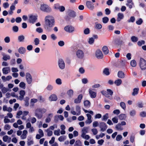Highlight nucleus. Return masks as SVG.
Here are the masks:
<instances>
[{"label":"nucleus","mask_w":146,"mask_h":146,"mask_svg":"<svg viewBox=\"0 0 146 146\" xmlns=\"http://www.w3.org/2000/svg\"><path fill=\"white\" fill-rule=\"evenodd\" d=\"M47 110L44 108L38 107L35 109L34 113L35 116L38 119H41L43 117V114L45 113Z\"/></svg>","instance_id":"obj_1"},{"label":"nucleus","mask_w":146,"mask_h":146,"mask_svg":"<svg viewBox=\"0 0 146 146\" xmlns=\"http://www.w3.org/2000/svg\"><path fill=\"white\" fill-rule=\"evenodd\" d=\"M44 21L45 24L47 27V29L52 27L55 24L54 18L51 15L46 16L45 17Z\"/></svg>","instance_id":"obj_2"},{"label":"nucleus","mask_w":146,"mask_h":146,"mask_svg":"<svg viewBox=\"0 0 146 146\" xmlns=\"http://www.w3.org/2000/svg\"><path fill=\"white\" fill-rule=\"evenodd\" d=\"M39 9L41 11L46 13H50L52 11L51 8L48 5L44 3L40 5Z\"/></svg>","instance_id":"obj_3"},{"label":"nucleus","mask_w":146,"mask_h":146,"mask_svg":"<svg viewBox=\"0 0 146 146\" xmlns=\"http://www.w3.org/2000/svg\"><path fill=\"white\" fill-rule=\"evenodd\" d=\"M101 93L108 98L112 99V96L113 94V92L112 90L110 89H107L106 91L103 90L101 92Z\"/></svg>","instance_id":"obj_4"},{"label":"nucleus","mask_w":146,"mask_h":146,"mask_svg":"<svg viewBox=\"0 0 146 146\" xmlns=\"http://www.w3.org/2000/svg\"><path fill=\"white\" fill-rule=\"evenodd\" d=\"M53 7L54 10L55 11L59 10L61 12H64L65 9V8L64 6L60 5L58 3L54 4Z\"/></svg>","instance_id":"obj_5"},{"label":"nucleus","mask_w":146,"mask_h":146,"mask_svg":"<svg viewBox=\"0 0 146 146\" xmlns=\"http://www.w3.org/2000/svg\"><path fill=\"white\" fill-rule=\"evenodd\" d=\"M76 55L77 58L80 59H82L84 57V52L82 50L78 49L76 51Z\"/></svg>","instance_id":"obj_6"},{"label":"nucleus","mask_w":146,"mask_h":146,"mask_svg":"<svg viewBox=\"0 0 146 146\" xmlns=\"http://www.w3.org/2000/svg\"><path fill=\"white\" fill-rule=\"evenodd\" d=\"M139 65L142 70L146 69V61L143 58H141L140 60Z\"/></svg>","instance_id":"obj_7"},{"label":"nucleus","mask_w":146,"mask_h":146,"mask_svg":"<svg viewBox=\"0 0 146 146\" xmlns=\"http://www.w3.org/2000/svg\"><path fill=\"white\" fill-rule=\"evenodd\" d=\"M71 112L74 115H79L81 114V110L80 106L78 105H76V111L72 110Z\"/></svg>","instance_id":"obj_8"},{"label":"nucleus","mask_w":146,"mask_h":146,"mask_svg":"<svg viewBox=\"0 0 146 146\" xmlns=\"http://www.w3.org/2000/svg\"><path fill=\"white\" fill-rule=\"evenodd\" d=\"M37 17L35 15L31 14L29 15V23L34 24L36 21Z\"/></svg>","instance_id":"obj_9"},{"label":"nucleus","mask_w":146,"mask_h":146,"mask_svg":"<svg viewBox=\"0 0 146 146\" xmlns=\"http://www.w3.org/2000/svg\"><path fill=\"white\" fill-rule=\"evenodd\" d=\"M64 30L66 32L70 33L74 32L75 30L74 27L70 25H68L65 27L64 28Z\"/></svg>","instance_id":"obj_10"},{"label":"nucleus","mask_w":146,"mask_h":146,"mask_svg":"<svg viewBox=\"0 0 146 146\" xmlns=\"http://www.w3.org/2000/svg\"><path fill=\"white\" fill-rule=\"evenodd\" d=\"M58 63L60 68L62 70L64 68L65 65V63L62 59H59L58 61Z\"/></svg>","instance_id":"obj_11"},{"label":"nucleus","mask_w":146,"mask_h":146,"mask_svg":"<svg viewBox=\"0 0 146 146\" xmlns=\"http://www.w3.org/2000/svg\"><path fill=\"white\" fill-rule=\"evenodd\" d=\"M95 56L98 59H102L103 58V55L100 49H97L95 52Z\"/></svg>","instance_id":"obj_12"},{"label":"nucleus","mask_w":146,"mask_h":146,"mask_svg":"<svg viewBox=\"0 0 146 146\" xmlns=\"http://www.w3.org/2000/svg\"><path fill=\"white\" fill-rule=\"evenodd\" d=\"M26 78L27 83L29 84H31L33 81L32 77L29 73H27L26 74Z\"/></svg>","instance_id":"obj_13"},{"label":"nucleus","mask_w":146,"mask_h":146,"mask_svg":"<svg viewBox=\"0 0 146 146\" xmlns=\"http://www.w3.org/2000/svg\"><path fill=\"white\" fill-rule=\"evenodd\" d=\"M99 127L101 131H104L107 129V126L105 123L101 122L100 123Z\"/></svg>","instance_id":"obj_14"},{"label":"nucleus","mask_w":146,"mask_h":146,"mask_svg":"<svg viewBox=\"0 0 146 146\" xmlns=\"http://www.w3.org/2000/svg\"><path fill=\"white\" fill-rule=\"evenodd\" d=\"M89 93L90 97L92 98H94L96 97V93L94 91V90L91 88L89 89Z\"/></svg>","instance_id":"obj_15"},{"label":"nucleus","mask_w":146,"mask_h":146,"mask_svg":"<svg viewBox=\"0 0 146 146\" xmlns=\"http://www.w3.org/2000/svg\"><path fill=\"white\" fill-rule=\"evenodd\" d=\"M27 143L28 146H30L34 144L33 139L31 136H29L27 138Z\"/></svg>","instance_id":"obj_16"},{"label":"nucleus","mask_w":146,"mask_h":146,"mask_svg":"<svg viewBox=\"0 0 146 146\" xmlns=\"http://www.w3.org/2000/svg\"><path fill=\"white\" fill-rule=\"evenodd\" d=\"M86 5L87 7L90 10H92L94 8V4L90 1H87L86 3Z\"/></svg>","instance_id":"obj_17"},{"label":"nucleus","mask_w":146,"mask_h":146,"mask_svg":"<svg viewBox=\"0 0 146 146\" xmlns=\"http://www.w3.org/2000/svg\"><path fill=\"white\" fill-rule=\"evenodd\" d=\"M82 98V94H80L78 96L77 98L74 99V103L76 104L80 103Z\"/></svg>","instance_id":"obj_18"},{"label":"nucleus","mask_w":146,"mask_h":146,"mask_svg":"<svg viewBox=\"0 0 146 146\" xmlns=\"http://www.w3.org/2000/svg\"><path fill=\"white\" fill-rule=\"evenodd\" d=\"M86 115L87 117V118L85 122L86 124H90L92 122V116L89 113H87L86 114Z\"/></svg>","instance_id":"obj_19"},{"label":"nucleus","mask_w":146,"mask_h":146,"mask_svg":"<svg viewBox=\"0 0 146 146\" xmlns=\"http://www.w3.org/2000/svg\"><path fill=\"white\" fill-rule=\"evenodd\" d=\"M52 113H50L48 114L45 120V122L46 123H49L51 121V119L53 116Z\"/></svg>","instance_id":"obj_20"},{"label":"nucleus","mask_w":146,"mask_h":146,"mask_svg":"<svg viewBox=\"0 0 146 146\" xmlns=\"http://www.w3.org/2000/svg\"><path fill=\"white\" fill-rule=\"evenodd\" d=\"M57 99L56 95L54 94H51L49 97V100L50 101H55L57 100Z\"/></svg>","instance_id":"obj_21"},{"label":"nucleus","mask_w":146,"mask_h":146,"mask_svg":"<svg viewBox=\"0 0 146 146\" xmlns=\"http://www.w3.org/2000/svg\"><path fill=\"white\" fill-rule=\"evenodd\" d=\"M15 5H12L10 6L9 10L8 11L9 14L12 15L14 13V11L15 10Z\"/></svg>","instance_id":"obj_22"},{"label":"nucleus","mask_w":146,"mask_h":146,"mask_svg":"<svg viewBox=\"0 0 146 146\" xmlns=\"http://www.w3.org/2000/svg\"><path fill=\"white\" fill-rule=\"evenodd\" d=\"M124 15L121 13H119L117 14V17L116 21L117 22L120 21L122 19L124 18Z\"/></svg>","instance_id":"obj_23"},{"label":"nucleus","mask_w":146,"mask_h":146,"mask_svg":"<svg viewBox=\"0 0 146 146\" xmlns=\"http://www.w3.org/2000/svg\"><path fill=\"white\" fill-rule=\"evenodd\" d=\"M3 73L4 74H7L10 72V67H6L3 68L2 69Z\"/></svg>","instance_id":"obj_24"},{"label":"nucleus","mask_w":146,"mask_h":146,"mask_svg":"<svg viewBox=\"0 0 146 146\" xmlns=\"http://www.w3.org/2000/svg\"><path fill=\"white\" fill-rule=\"evenodd\" d=\"M3 139L4 141L9 143L11 142V139L8 136L5 135L3 137Z\"/></svg>","instance_id":"obj_25"},{"label":"nucleus","mask_w":146,"mask_h":146,"mask_svg":"<svg viewBox=\"0 0 146 146\" xmlns=\"http://www.w3.org/2000/svg\"><path fill=\"white\" fill-rule=\"evenodd\" d=\"M3 111H7L9 112L12 111V109L10 107H7L6 105H4L3 107Z\"/></svg>","instance_id":"obj_26"},{"label":"nucleus","mask_w":146,"mask_h":146,"mask_svg":"<svg viewBox=\"0 0 146 146\" xmlns=\"http://www.w3.org/2000/svg\"><path fill=\"white\" fill-rule=\"evenodd\" d=\"M26 48L23 46L20 47L18 50L19 52L21 54H24L26 53Z\"/></svg>","instance_id":"obj_27"},{"label":"nucleus","mask_w":146,"mask_h":146,"mask_svg":"<svg viewBox=\"0 0 146 146\" xmlns=\"http://www.w3.org/2000/svg\"><path fill=\"white\" fill-rule=\"evenodd\" d=\"M28 131L26 130H24L23 131L22 134L21 136V137L22 139H25L27 137Z\"/></svg>","instance_id":"obj_28"},{"label":"nucleus","mask_w":146,"mask_h":146,"mask_svg":"<svg viewBox=\"0 0 146 146\" xmlns=\"http://www.w3.org/2000/svg\"><path fill=\"white\" fill-rule=\"evenodd\" d=\"M38 99H37L33 98L31 99L30 100V106H33L35 105V104L37 102Z\"/></svg>","instance_id":"obj_29"},{"label":"nucleus","mask_w":146,"mask_h":146,"mask_svg":"<svg viewBox=\"0 0 146 146\" xmlns=\"http://www.w3.org/2000/svg\"><path fill=\"white\" fill-rule=\"evenodd\" d=\"M57 118H58L61 121H63L64 119V117L61 115L56 116L55 117L54 119V120L56 122H57L58 121L57 119Z\"/></svg>","instance_id":"obj_30"},{"label":"nucleus","mask_w":146,"mask_h":146,"mask_svg":"<svg viewBox=\"0 0 146 146\" xmlns=\"http://www.w3.org/2000/svg\"><path fill=\"white\" fill-rule=\"evenodd\" d=\"M102 50L104 54H107L109 53V50L107 46H104L102 47Z\"/></svg>","instance_id":"obj_31"},{"label":"nucleus","mask_w":146,"mask_h":146,"mask_svg":"<svg viewBox=\"0 0 146 146\" xmlns=\"http://www.w3.org/2000/svg\"><path fill=\"white\" fill-rule=\"evenodd\" d=\"M94 38L93 37L89 38L88 40V43L90 45H93L94 43Z\"/></svg>","instance_id":"obj_32"},{"label":"nucleus","mask_w":146,"mask_h":146,"mask_svg":"<svg viewBox=\"0 0 146 146\" xmlns=\"http://www.w3.org/2000/svg\"><path fill=\"white\" fill-rule=\"evenodd\" d=\"M117 76L119 78H123L125 77V74L122 71H119L118 72L117 74Z\"/></svg>","instance_id":"obj_33"},{"label":"nucleus","mask_w":146,"mask_h":146,"mask_svg":"<svg viewBox=\"0 0 146 146\" xmlns=\"http://www.w3.org/2000/svg\"><path fill=\"white\" fill-rule=\"evenodd\" d=\"M53 86L52 85L50 84H48L46 88V89L47 90L49 91H52V90H53Z\"/></svg>","instance_id":"obj_34"},{"label":"nucleus","mask_w":146,"mask_h":146,"mask_svg":"<svg viewBox=\"0 0 146 146\" xmlns=\"http://www.w3.org/2000/svg\"><path fill=\"white\" fill-rule=\"evenodd\" d=\"M122 83V81L120 79H117V80H115L114 82V84L115 85L117 86L120 85Z\"/></svg>","instance_id":"obj_35"},{"label":"nucleus","mask_w":146,"mask_h":146,"mask_svg":"<svg viewBox=\"0 0 146 146\" xmlns=\"http://www.w3.org/2000/svg\"><path fill=\"white\" fill-rule=\"evenodd\" d=\"M139 90V88H135L133 89V92L132 93V95L133 96H135L137 95L138 93Z\"/></svg>","instance_id":"obj_36"},{"label":"nucleus","mask_w":146,"mask_h":146,"mask_svg":"<svg viewBox=\"0 0 146 146\" xmlns=\"http://www.w3.org/2000/svg\"><path fill=\"white\" fill-rule=\"evenodd\" d=\"M68 13L69 15L71 17H74L76 16V13L75 12L72 10H68Z\"/></svg>","instance_id":"obj_37"},{"label":"nucleus","mask_w":146,"mask_h":146,"mask_svg":"<svg viewBox=\"0 0 146 146\" xmlns=\"http://www.w3.org/2000/svg\"><path fill=\"white\" fill-rule=\"evenodd\" d=\"M115 128L116 130L119 131L122 130L123 129V127L120 125V123H118L115 125Z\"/></svg>","instance_id":"obj_38"},{"label":"nucleus","mask_w":146,"mask_h":146,"mask_svg":"<svg viewBox=\"0 0 146 146\" xmlns=\"http://www.w3.org/2000/svg\"><path fill=\"white\" fill-rule=\"evenodd\" d=\"M3 59L5 61H7L8 60H9L10 58V56L7 54H3Z\"/></svg>","instance_id":"obj_39"},{"label":"nucleus","mask_w":146,"mask_h":146,"mask_svg":"<svg viewBox=\"0 0 146 146\" xmlns=\"http://www.w3.org/2000/svg\"><path fill=\"white\" fill-rule=\"evenodd\" d=\"M67 94L69 97H72L73 95L74 91L72 89L69 90L67 91Z\"/></svg>","instance_id":"obj_40"},{"label":"nucleus","mask_w":146,"mask_h":146,"mask_svg":"<svg viewBox=\"0 0 146 146\" xmlns=\"http://www.w3.org/2000/svg\"><path fill=\"white\" fill-rule=\"evenodd\" d=\"M84 106L86 107H89L90 105V103L88 100H85L84 102Z\"/></svg>","instance_id":"obj_41"},{"label":"nucleus","mask_w":146,"mask_h":146,"mask_svg":"<svg viewBox=\"0 0 146 146\" xmlns=\"http://www.w3.org/2000/svg\"><path fill=\"white\" fill-rule=\"evenodd\" d=\"M119 118L121 120L125 119L126 118V115L124 114H121L119 116Z\"/></svg>","instance_id":"obj_42"},{"label":"nucleus","mask_w":146,"mask_h":146,"mask_svg":"<svg viewBox=\"0 0 146 146\" xmlns=\"http://www.w3.org/2000/svg\"><path fill=\"white\" fill-rule=\"evenodd\" d=\"M19 87L23 89H25V88L26 84L24 82H21L19 84Z\"/></svg>","instance_id":"obj_43"},{"label":"nucleus","mask_w":146,"mask_h":146,"mask_svg":"<svg viewBox=\"0 0 146 146\" xmlns=\"http://www.w3.org/2000/svg\"><path fill=\"white\" fill-rule=\"evenodd\" d=\"M88 128L87 127H84L82 129L81 131V134H86L88 132Z\"/></svg>","instance_id":"obj_44"},{"label":"nucleus","mask_w":146,"mask_h":146,"mask_svg":"<svg viewBox=\"0 0 146 146\" xmlns=\"http://www.w3.org/2000/svg\"><path fill=\"white\" fill-rule=\"evenodd\" d=\"M74 146H82V143L80 140H77L75 142Z\"/></svg>","instance_id":"obj_45"},{"label":"nucleus","mask_w":146,"mask_h":146,"mask_svg":"<svg viewBox=\"0 0 146 146\" xmlns=\"http://www.w3.org/2000/svg\"><path fill=\"white\" fill-rule=\"evenodd\" d=\"M95 27L96 29H100L102 28V25L100 24L96 23H95Z\"/></svg>","instance_id":"obj_46"},{"label":"nucleus","mask_w":146,"mask_h":146,"mask_svg":"<svg viewBox=\"0 0 146 146\" xmlns=\"http://www.w3.org/2000/svg\"><path fill=\"white\" fill-rule=\"evenodd\" d=\"M23 112L22 111L20 110L17 111L16 115V117L17 118H20L21 115L23 114Z\"/></svg>","instance_id":"obj_47"},{"label":"nucleus","mask_w":146,"mask_h":146,"mask_svg":"<svg viewBox=\"0 0 146 146\" xmlns=\"http://www.w3.org/2000/svg\"><path fill=\"white\" fill-rule=\"evenodd\" d=\"M83 33L85 35H88L90 33V30L88 28H86L83 31Z\"/></svg>","instance_id":"obj_48"},{"label":"nucleus","mask_w":146,"mask_h":146,"mask_svg":"<svg viewBox=\"0 0 146 146\" xmlns=\"http://www.w3.org/2000/svg\"><path fill=\"white\" fill-rule=\"evenodd\" d=\"M135 18L133 16H131L130 19L127 20V22L128 23H133L135 21Z\"/></svg>","instance_id":"obj_49"},{"label":"nucleus","mask_w":146,"mask_h":146,"mask_svg":"<svg viewBox=\"0 0 146 146\" xmlns=\"http://www.w3.org/2000/svg\"><path fill=\"white\" fill-rule=\"evenodd\" d=\"M131 65L133 67H135L136 66L137 64L136 61L135 60H132L130 62Z\"/></svg>","instance_id":"obj_50"},{"label":"nucleus","mask_w":146,"mask_h":146,"mask_svg":"<svg viewBox=\"0 0 146 146\" xmlns=\"http://www.w3.org/2000/svg\"><path fill=\"white\" fill-rule=\"evenodd\" d=\"M66 137L64 135H62L60 137L58 138V140L60 142L64 141L66 139Z\"/></svg>","instance_id":"obj_51"},{"label":"nucleus","mask_w":146,"mask_h":146,"mask_svg":"<svg viewBox=\"0 0 146 146\" xmlns=\"http://www.w3.org/2000/svg\"><path fill=\"white\" fill-rule=\"evenodd\" d=\"M81 136L82 138L86 140H88L90 138V136L88 135H86V134H81Z\"/></svg>","instance_id":"obj_52"},{"label":"nucleus","mask_w":146,"mask_h":146,"mask_svg":"<svg viewBox=\"0 0 146 146\" xmlns=\"http://www.w3.org/2000/svg\"><path fill=\"white\" fill-rule=\"evenodd\" d=\"M56 83L58 85H60L62 84V82L61 79L60 78L56 79L55 80Z\"/></svg>","instance_id":"obj_53"},{"label":"nucleus","mask_w":146,"mask_h":146,"mask_svg":"<svg viewBox=\"0 0 146 146\" xmlns=\"http://www.w3.org/2000/svg\"><path fill=\"white\" fill-rule=\"evenodd\" d=\"M120 106L123 110H125L126 108V106L124 102H121L120 103Z\"/></svg>","instance_id":"obj_54"},{"label":"nucleus","mask_w":146,"mask_h":146,"mask_svg":"<svg viewBox=\"0 0 146 146\" xmlns=\"http://www.w3.org/2000/svg\"><path fill=\"white\" fill-rule=\"evenodd\" d=\"M60 130L59 129L55 130L54 131V135L58 136L60 135Z\"/></svg>","instance_id":"obj_55"},{"label":"nucleus","mask_w":146,"mask_h":146,"mask_svg":"<svg viewBox=\"0 0 146 146\" xmlns=\"http://www.w3.org/2000/svg\"><path fill=\"white\" fill-rule=\"evenodd\" d=\"M112 120L113 123H117L118 122V119L117 117L115 116L112 118Z\"/></svg>","instance_id":"obj_56"},{"label":"nucleus","mask_w":146,"mask_h":146,"mask_svg":"<svg viewBox=\"0 0 146 146\" xmlns=\"http://www.w3.org/2000/svg\"><path fill=\"white\" fill-rule=\"evenodd\" d=\"M25 39V37L23 35L19 36L18 37V40L20 42H23Z\"/></svg>","instance_id":"obj_57"},{"label":"nucleus","mask_w":146,"mask_h":146,"mask_svg":"<svg viewBox=\"0 0 146 146\" xmlns=\"http://www.w3.org/2000/svg\"><path fill=\"white\" fill-rule=\"evenodd\" d=\"M103 73L106 75H108L110 74V72L109 69L106 68L104 69L103 71Z\"/></svg>","instance_id":"obj_58"},{"label":"nucleus","mask_w":146,"mask_h":146,"mask_svg":"<svg viewBox=\"0 0 146 146\" xmlns=\"http://www.w3.org/2000/svg\"><path fill=\"white\" fill-rule=\"evenodd\" d=\"M46 131L47 133V134L48 136H51L52 134V131L49 129H47L46 130Z\"/></svg>","instance_id":"obj_59"},{"label":"nucleus","mask_w":146,"mask_h":146,"mask_svg":"<svg viewBox=\"0 0 146 146\" xmlns=\"http://www.w3.org/2000/svg\"><path fill=\"white\" fill-rule=\"evenodd\" d=\"M108 118V113H106L103 116L102 120L103 121H106Z\"/></svg>","instance_id":"obj_60"},{"label":"nucleus","mask_w":146,"mask_h":146,"mask_svg":"<svg viewBox=\"0 0 146 146\" xmlns=\"http://www.w3.org/2000/svg\"><path fill=\"white\" fill-rule=\"evenodd\" d=\"M58 45L60 47L63 46L65 44L64 42L62 40H60L58 42Z\"/></svg>","instance_id":"obj_61"},{"label":"nucleus","mask_w":146,"mask_h":146,"mask_svg":"<svg viewBox=\"0 0 146 146\" xmlns=\"http://www.w3.org/2000/svg\"><path fill=\"white\" fill-rule=\"evenodd\" d=\"M36 31L39 33H42L43 32V30L41 27H39L36 29Z\"/></svg>","instance_id":"obj_62"},{"label":"nucleus","mask_w":146,"mask_h":146,"mask_svg":"<svg viewBox=\"0 0 146 146\" xmlns=\"http://www.w3.org/2000/svg\"><path fill=\"white\" fill-rule=\"evenodd\" d=\"M39 40L37 38H35L34 40L35 44V45H37L39 44Z\"/></svg>","instance_id":"obj_63"},{"label":"nucleus","mask_w":146,"mask_h":146,"mask_svg":"<svg viewBox=\"0 0 146 146\" xmlns=\"http://www.w3.org/2000/svg\"><path fill=\"white\" fill-rule=\"evenodd\" d=\"M4 40L5 43H9L10 42V38L8 36H6L4 38Z\"/></svg>","instance_id":"obj_64"}]
</instances>
